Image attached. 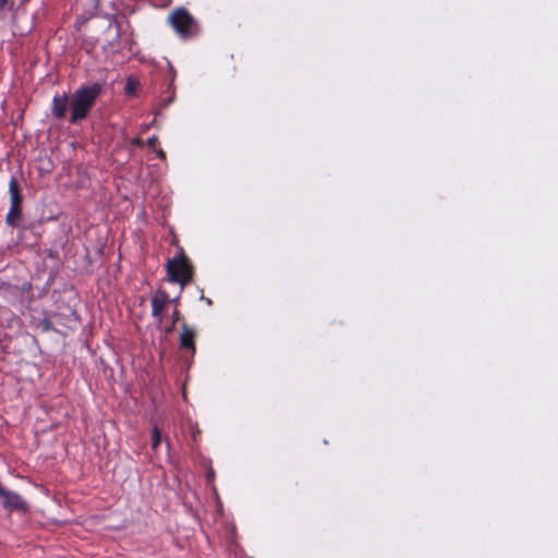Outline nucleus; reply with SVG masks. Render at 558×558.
<instances>
[{
  "instance_id": "obj_17",
  "label": "nucleus",
  "mask_w": 558,
  "mask_h": 558,
  "mask_svg": "<svg viewBox=\"0 0 558 558\" xmlns=\"http://www.w3.org/2000/svg\"><path fill=\"white\" fill-rule=\"evenodd\" d=\"M9 0H0V11H2L7 4H8Z\"/></svg>"
},
{
  "instance_id": "obj_1",
  "label": "nucleus",
  "mask_w": 558,
  "mask_h": 558,
  "mask_svg": "<svg viewBox=\"0 0 558 558\" xmlns=\"http://www.w3.org/2000/svg\"><path fill=\"white\" fill-rule=\"evenodd\" d=\"M102 93V85L93 83L80 86L71 94L70 99V118L71 124H77L85 120L94 108L98 97Z\"/></svg>"
},
{
  "instance_id": "obj_7",
  "label": "nucleus",
  "mask_w": 558,
  "mask_h": 558,
  "mask_svg": "<svg viewBox=\"0 0 558 558\" xmlns=\"http://www.w3.org/2000/svg\"><path fill=\"white\" fill-rule=\"evenodd\" d=\"M182 327V331H181V335H180V347L181 349H185V350H189L192 352V354L195 353V337H196V331L189 327L186 325V323H182L181 325Z\"/></svg>"
},
{
  "instance_id": "obj_18",
  "label": "nucleus",
  "mask_w": 558,
  "mask_h": 558,
  "mask_svg": "<svg viewBox=\"0 0 558 558\" xmlns=\"http://www.w3.org/2000/svg\"><path fill=\"white\" fill-rule=\"evenodd\" d=\"M170 303H173L175 306L178 305L179 303V298H175V299H170Z\"/></svg>"
},
{
  "instance_id": "obj_11",
  "label": "nucleus",
  "mask_w": 558,
  "mask_h": 558,
  "mask_svg": "<svg viewBox=\"0 0 558 558\" xmlns=\"http://www.w3.org/2000/svg\"><path fill=\"white\" fill-rule=\"evenodd\" d=\"M181 319V313L179 312V310L175 307L172 312V315H171V324L168 325V326H165L162 328V331L165 333V336H168L170 333L173 332L174 328H175V325L177 323H179Z\"/></svg>"
},
{
  "instance_id": "obj_15",
  "label": "nucleus",
  "mask_w": 558,
  "mask_h": 558,
  "mask_svg": "<svg viewBox=\"0 0 558 558\" xmlns=\"http://www.w3.org/2000/svg\"><path fill=\"white\" fill-rule=\"evenodd\" d=\"M43 325H44V329H45V330H51V329H52V324H51V322H50L49 319H47V318H46V319H44Z\"/></svg>"
},
{
  "instance_id": "obj_10",
  "label": "nucleus",
  "mask_w": 558,
  "mask_h": 558,
  "mask_svg": "<svg viewBox=\"0 0 558 558\" xmlns=\"http://www.w3.org/2000/svg\"><path fill=\"white\" fill-rule=\"evenodd\" d=\"M21 217H22V206L11 205L9 213L5 217V222L10 227L16 228L20 226Z\"/></svg>"
},
{
  "instance_id": "obj_5",
  "label": "nucleus",
  "mask_w": 558,
  "mask_h": 558,
  "mask_svg": "<svg viewBox=\"0 0 558 558\" xmlns=\"http://www.w3.org/2000/svg\"><path fill=\"white\" fill-rule=\"evenodd\" d=\"M169 303V294L163 289H158L151 298V316L157 319L158 328H161L163 322L162 312Z\"/></svg>"
},
{
  "instance_id": "obj_3",
  "label": "nucleus",
  "mask_w": 558,
  "mask_h": 558,
  "mask_svg": "<svg viewBox=\"0 0 558 558\" xmlns=\"http://www.w3.org/2000/svg\"><path fill=\"white\" fill-rule=\"evenodd\" d=\"M169 22L183 38L194 37L198 33V24L185 8H178L169 15Z\"/></svg>"
},
{
  "instance_id": "obj_9",
  "label": "nucleus",
  "mask_w": 558,
  "mask_h": 558,
  "mask_svg": "<svg viewBox=\"0 0 558 558\" xmlns=\"http://www.w3.org/2000/svg\"><path fill=\"white\" fill-rule=\"evenodd\" d=\"M11 205L22 206L23 195L16 178L12 177L9 183Z\"/></svg>"
},
{
  "instance_id": "obj_14",
  "label": "nucleus",
  "mask_w": 558,
  "mask_h": 558,
  "mask_svg": "<svg viewBox=\"0 0 558 558\" xmlns=\"http://www.w3.org/2000/svg\"><path fill=\"white\" fill-rule=\"evenodd\" d=\"M157 143H158V138L155 135L147 140V146L148 147L155 148Z\"/></svg>"
},
{
  "instance_id": "obj_2",
  "label": "nucleus",
  "mask_w": 558,
  "mask_h": 558,
  "mask_svg": "<svg viewBox=\"0 0 558 558\" xmlns=\"http://www.w3.org/2000/svg\"><path fill=\"white\" fill-rule=\"evenodd\" d=\"M168 280L179 283L181 289L193 281L194 267L181 247L179 254L167 263Z\"/></svg>"
},
{
  "instance_id": "obj_6",
  "label": "nucleus",
  "mask_w": 558,
  "mask_h": 558,
  "mask_svg": "<svg viewBox=\"0 0 558 558\" xmlns=\"http://www.w3.org/2000/svg\"><path fill=\"white\" fill-rule=\"evenodd\" d=\"M71 99L66 93L62 95H56L52 99L51 113L52 117L59 121L65 119L68 111L70 110Z\"/></svg>"
},
{
  "instance_id": "obj_4",
  "label": "nucleus",
  "mask_w": 558,
  "mask_h": 558,
  "mask_svg": "<svg viewBox=\"0 0 558 558\" xmlns=\"http://www.w3.org/2000/svg\"><path fill=\"white\" fill-rule=\"evenodd\" d=\"M0 506L9 511L26 512L27 505L25 500L15 492L5 488L0 483Z\"/></svg>"
},
{
  "instance_id": "obj_19",
  "label": "nucleus",
  "mask_w": 558,
  "mask_h": 558,
  "mask_svg": "<svg viewBox=\"0 0 558 558\" xmlns=\"http://www.w3.org/2000/svg\"><path fill=\"white\" fill-rule=\"evenodd\" d=\"M202 299L205 300V302L210 305L211 304V300L210 299H207L205 298L204 295H202Z\"/></svg>"
},
{
  "instance_id": "obj_12",
  "label": "nucleus",
  "mask_w": 558,
  "mask_h": 558,
  "mask_svg": "<svg viewBox=\"0 0 558 558\" xmlns=\"http://www.w3.org/2000/svg\"><path fill=\"white\" fill-rule=\"evenodd\" d=\"M138 86V82L132 77H129L124 86V93L126 95H134Z\"/></svg>"
},
{
  "instance_id": "obj_13",
  "label": "nucleus",
  "mask_w": 558,
  "mask_h": 558,
  "mask_svg": "<svg viewBox=\"0 0 558 558\" xmlns=\"http://www.w3.org/2000/svg\"><path fill=\"white\" fill-rule=\"evenodd\" d=\"M161 442V433L157 426H154L153 428V435H151V447L153 449H156Z\"/></svg>"
},
{
  "instance_id": "obj_20",
  "label": "nucleus",
  "mask_w": 558,
  "mask_h": 558,
  "mask_svg": "<svg viewBox=\"0 0 558 558\" xmlns=\"http://www.w3.org/2000/svg\"><path fill=\"white\" fill-rule=\"evenodd\" d=\"M172 101V98H169L165 101V106H168Z\"/></svg>"
},
{
  "instance_id": "obj_16",
  "label": "nucleus",
  "mask_w": 558,
  "mask_h": 558,
  "mask_svg": "<svg viewBox=\"0 0 558 558\" xmlns=\"http://www.w3.org/2000/svg\"><path fill=\"white\" fill-rule=\"evenodd\" d=\"M156 154L158 155V157L160 159H162V160L166 159V154L161 148L156 149Z\"/></svg>"
},
{
  "instance_id": "obj_8",
  "label": "nucleus",
  "mask_w": 558,
  "mask_h": 558,
  "mask_svg": "<svg viewBox=\"0 0 558 558\" xmlns=\"http://www.w3.org/2000/svg\"><path fill=\"white\" fill-rule=\"evenodd\" d=\"M112 27L114 28V37L112 40L108 41L106 46H104V49L110 52H118L120 49L121 24L116 21L113 25L109 26L108 31H111Z\"/></svg>"
}]
</instances>
